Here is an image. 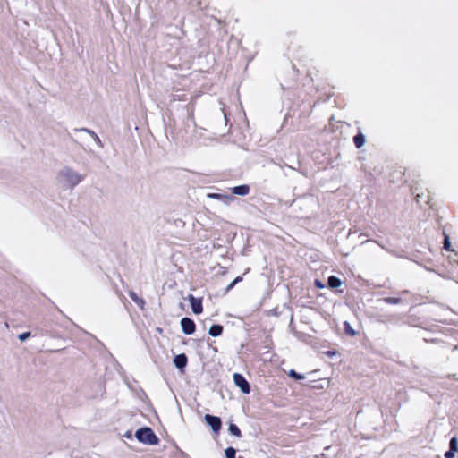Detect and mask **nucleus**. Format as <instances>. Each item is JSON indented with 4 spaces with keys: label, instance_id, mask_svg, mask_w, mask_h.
<instances>
[{
    "label": "nucleus",
    "instance_id": "nucleus-1",
    "mask_svg": "<svg viewBox=\"0 0 458 458\" xmlns=\"http://www.w3.org/2000/svg\"><path fill=\"white\" fill-rule=\"evenodd\" d=\"M60 183L69 188H74L84 179V175L80 174L71 167L63 168L57 175Z\"/></svg>",
    "mask_w": 458,
    "mask_h": 458
},
{
    "label": "nucleus",
    "instance_id": "nucleus-2",
    "mask_svg": "<svg viewBox=\"0 0 458 458\" xmlns=\"http://www.w3.org/2000/svg\"><path fill=\"white\" fill-rule=\"evenodd\" d=\"M135 437L139 442H141V443L147 444V445H151L158 444V441H159L157 435L148 427H144V428H139L135 432Z\"/></svg>",
    "mask_w": 458,
    "mask_h": 458
},
{
    "label": "nucleus",
    "instance_id": "nucleus-3",
    "mask_svg": "<svg viewBox=\"0 0 458 458\" xmlns=\"http://www.w3.org/2000/svg\"><path fill=\"white\" fill-rule=\"evenodd\" d=\"M233 382L243 394L250 393V386L246 378L240 373L233 374Z\"/></svg>",
    "mask_w": 458,
    "mask_h": 458
},
{
    "label": "nucleus",
    "instance_id": "nucleus-4",
    "mask_svg": "<svg viewBox=\"0 0 458 458\" xmlns=\"http://www.w3.org/2000/svg\"><path fill=\"white\" fill-rule=\"evenodd\" d=\"M182 332L185 335H192L195 332L196 325L195 322L190 318H182L180 321Z\"/></svg>",
    "mask_w": 458,
    "mask_h": 458
},
{
    "label": "nucleus",
    "instance_id": "nucleus-5",
    "mask_svg": "<svg viewBox=\"0 0 458 458\" xmlns=\"http://www.w3.org/2000/svg\"><path fill=\"white\" fill-rule=\"evenodd\" d=\"M205 421L212 428V430L214 432L217 433L221 429L222 421L219 417L210 415V414H206Z\"/></svg>",
    "mask_w": 458,
    "mask_h": 458
},
{
    "label": "nucleus",
    "instance_id": "nucleus-6",
    "mask_svg": "<svg viewBox=\"0 0 458 458\" xmlns=\"http://www.w3.org/2000/svg\"><path fill=\"white\" fill-rule=\"evenodd\" d=\"M188 300L191 303V310L194 314H200L203 311L202 300L190 294Z\"/></svg>",
    "mask_w": 458,
    "mask_h": 458
},
{
    "label": "nucleus",
    "instance_id": "nucleus-7",
    "mask_svg": "<svg viewBox=\"0 0 458 458\" xmlns=\"http://www.w3.org/2000/svg\"><path fill=\"white\" fill-rule=\"evenodd\" d=\"M174 363L177 369H179L181 370L184 369V368L187 366V363H188V358H187L186 354L181 353V354L175 355V357L174 358Z\"/></svg>",
    "mask_w": 458,
    "mask_h": 458
},
{
    "label": "nucleus",
    "instance_id": "nucleus-8",
    "mask_svg": "<svg viewBox=\"0 0 458 458\" xmlns=\"http://www.w3.org/2000/svg\"><path fill=\"white\" fill-rule=\"evenodd\" d=\"M75 131H84V132H87L89 135L91 136V138L93 139V140L96 142V144L99 147V148H103V144H102V141L101 140L99 139V137L97 135V133L95 131H93L92 130H89L88 128H81V129H75Z\"/></svg>",
    "mask_w": 458,
    "mask_h": 458
},
{
    "label": "nucleus",
    "instance_id": "nucleus-9",
    "mask_svg": "<svg viewBox=\"0 0 458 458\" xmlns=\"http://www.w3.org/2000/svg\"><path fill=\"white\" fill-rule=\"evenodd\" d=\"M224 327L219 324H213L208 329V335L212 337H217L222 335Z\"/></svg>",
    "mask_w": 458,
    "mask_h": 458
},
{
    "label": "nucleus",
    "instance_id": "nucleus-10",
    "mask_svg": "<svg viewBox=\"0 0 458 458\" xmlns=\"http://www.w3.org/2000/svg\"><path fill=\"white\" fill-rule=\"evenodd\" d=\"M232 192L235 195L246 196L250 192V187L247 184L235 186L232 189Z\"/></svg>",
    "mask_w": 458,
    "mask_h": 458
},
{
    "label": "nucleus",
    "instance_id": "nucleus-11",
    "mask_svg": "<svg viewBox=\"0 0 458 458\" xmlns=\"http://www.w3.org/2000/svg\"><path fill=\"white\" fill-rule=\"evenodd\" d=\"M365 141H366L365 136L361 132L357 133L353 137V142L357 148H360L361 147H363L365 144Z\"/></svg>",
    "mask_w": 458,
    "mask_h": 458
},
{
    "label": "nucleus",
    "instance_id": "nucleus-12",
    "mask_svg": "<svg viewBox=\"0 0 458 458\" xmlns=\"http://www.w3.org/2000/svg\"><path fill=\"white\" fill-rule=\"evenodd\" d=\"M327 284L330 288L335 289L342 284V281L335 276H330L327 279Z\"/></svg>",
    "mask_w": 458,
    "mask_h": 458
},
{
    "label": "nucleus",
    "instance_id": "nucleus-13",
    "mask_svg": "<svg viewBox=\"0 0 458 458\" xmlns=\"http://www.w3.org/2000/svg\"><path fill=\"white\" fill-rule=\"evenodd\" d=\"M129 296L131 297V299L137 304L139 305L140 308H143L144 304H145V301L141 298H140L137 293L133 291H130L129 292Z\"/></svg>",
    "mask_w": 458,
    "mask_h": 458
},
{
    "label": "nucleus",
    "instance_id": "nucleus-14",
    "mask_svg": "<svg viewBox=\"0 0 458 458\" xmlns=\"http://www.w3.org/2000/svg\"><path fill=\"white\" fill-rule=\"evenodd\" d=\"M228 431L231 435L240 437L242 436L241 430L236 424L230 423Z\"/></svg>",
    "mask_w": 458,
    "mask_h": 458
},
{
    "label": "nucleus",
    "instance_id": "nucleus-15",
    "mask_svg": "<svg viewBox=\"0 0 458 458\" xmlns=\"http://www.w3.org/2000/svg\"><path fill=\"white\" fill-rule=\"evenodd\" d=\"M344 332L351 335V336H354L356 335V331L351 327L350 323L345 321L344 322Z\"/></svg>",
    "mask_w": 458,
    "mask_h": 458
},
{
    "label": "nucleus",
    "instance_id": "nucleus-16",
    "mask_svg": "<svg viewBox=\"0 0 458 458\" xmlns=\"http://www.w3.org/2000/svg\"><path fill=\"white\" fill-rule=\"evenodd\" d=\"M288 376L291 377V378H293L295 380H301V379H304L305 377L304 375H301L298 372H296L294 369H291L289 372H288Z\"/></svg>",
    "mask_w": 458,
    "mask_h": 458
},
{
    "label": "nucleus",
    "instance_id": "nucleus-17",
    "mask_svg": "<svg viewBox=\"0 0 458 458\" xmlns=\"http://www.w3.org/2000/svg\"><path fill=\"white\" fill-rule=\"evenodd\" d=\"M225 458H235L236 450L233 447H227L225 450Z\"/></svg>",
    "mask_w": 458,
    "mask_h": 458
},
{
    "label": "nucleus",
    "instance_id": "nucleus-18",
    "mask_svg": "<svg viewBox=\"0 0 458 458\" xmlns=\"http://www.w3.org/2000/svg\"><path fill=\"white\" fill-rule=\"evenodd\" d=\"M401 298L397 297H386L384 298V301L388 304H399L401 302Z\"/></svg>",
    "mask_w": 458,
    "mask_h": 458
},
{
    "label": "nucleus",
    "instance_id": "nucleus-19",
    "mask_svg": "<svg viewBox=\"0 0 458 458\" xmlns=\"http://www.w3.org/2000/svg\"><path fill=\"white\" fill-rule=\"evenodd\" d=\"M449 448L454 452L458 451V445L456 437H452L449 442Z\"/></svg>",
    "mask_w": 458,
    "mask_h": 458
},
{
    "label": "nucleus",
    "instance_id": "nucleus-20",
    "mask_svg": "<svg viewBox=\"0 0 458 458\" xmlns=\"http://www.w3.org/2000/svg\"><path fill=\"white\" fill-rule=\"evenodd\" d=\"M443 248L446 250H451V242L449 241V237L445 234L444 246Z\"/></svg>",
    "mask_w": 458,
    "mask_h": 458
},
{
    "label": "nucleus",
    "instance_id": "nucleus-21",
    "mask_svg": "<svg viewBox=\"0 0 458 458\" xmlns=\"http://www.w3.org/2000/svg\"><path fill=\"white\" fill-rule=\"evenodd\" d=\"M208 197L211 198V199H227L228 198L227 196H224V195L219 194V193H209V194H208Z\"/></svg>",
    "mask_w": 458,
    "mask_h": 458
},
{
    "label": "nucleus",
    "instance_id": "nucleus-22",
    "mask_svg": "<svg viewBox=\"0 0 458 458\" xmlns=\"http://www.w3.org/2000/svg\"><path fill=\"white\" fill-rule=\"evenodd\" d=\"M30 336V332H24L18 335L19 340L21 342L27 340Z\"/></svg>",
    "mask_w": 458,
    "mask_h": 458
},
{
    "label": "nucleus",
    "instance_id": "nucleus-23",
    "mask_svg": "<svg viewBox=\"0 0 458 458\" xmlns=\"http://www.w3.org/2000/svg\"><path fill=\"white\" fill-rule=\"evenodd\" d=\"M455 453L456 452H454V451H453L452 449L449 448V450L445 453V458H454Z\"/></svg>",
    "mask_w": 458,
    "mask_h": 458
},
{
    "label": "nucleus",
    "instance_id": "nucleus-24",
    "mask_svg": "<svg viewBox=\"0 0 458 458\" xmlns=\"http://www.w3.org/2000/svg\"><path fill=\"white\" fill-rule=\"evenodd\" d=\"M235 286V284L232 281L226 287L225 291L226 293H228L229 291H231L233 287Z\"/></svg>",
    "mask_w": 458,
    "mask_h": 458
},
{
    "label": "nucleus",
    "instance_id": "nucleus-25",
    "mask_svg": "<svg viewBox=\"0 0 458 458\" xmlns=\"http://www.w3.org/2000/svg\"><path fill=\"white\" fill-rule=\"evenodd\" d=\"M315 284H316V286H318V288H323V287H324L323 284H322L320 281H318V280H316V281H315Z\"/></svg>",
    "mask_w": 458,
    "mask_h": 458
},
{
    "label": "nucleus",
    "instance_id": "nucleus-26",
    "mask_svg": "<svg viewBox=\"0 0 458 458\" xmlns=\"http://www.w3.org/2000/svg\"><path fill=\"white\" fill-rule=\"evenodd\" d=\"M242 276H237L233 282L237 284L238 283L242 282Z\"/></svg>",
    "mask_w": 458,
    "mask_h": 458
},
{
    "label": "nucleus",
    "instance_id": "nucleus-27",
    "mask_svg": "<svg viewBox=\"0 0 458 458\" xmlns=\"http://www.w3.org/2000/svg\"><path fill=\"white\" fill-rule=\"evenodd\" d=\"M415 199H416V201L419 203L420 199H421V195L417 194Z\"/></svg>",
    "mask_w": 458,
    "mask_h": 458
}]
</instances>
